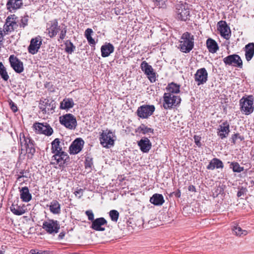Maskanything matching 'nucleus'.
<instances>
[{"label":"nucleus","mask_w":254,"mask_h":254,"mask_svg":"<svg viewBox=\"0 0 254 254\" xmlns=\"http://www.w3.org/2000/svg\"><path fill=\"white\" fill-rule=\"evenodd\" d=\"M9 105L11 109L13 112H16L17 111V107L16 105L11 100L9 102Z\"/></svg>","instance_id":"53"},{"label":"nucleus","mask_w":254,"mask_h":254,"mask_svg":"<svg viewBox=\"0 0 254 254\" xmlns=\"http://www.w3.org/2000/svg\"><path fill=\"white\" fill-rule=\"evenodd\" d=\"M64 236H65V233L64 232H61L58 236L59 240L63 239L64 238Z\"/></svg>","instance_id":"57"},{"label":"nucleus","mask_w":254,"mask_h":254,"mask_svg":"<svg viewBox=\"0 0 254 254\" xmlns=\"http://www.w3.org/2000/svg\"><path fill=\"white\" fill-rule=\"evenodd\" d=\"M40 109L44 113H47V110L45 108L44 104H40Z\"/></svg>","instance_id":"56"},{"label":"nucleus","mask_w":254,"mask_h":254,"mask_svg":"<svg viewBox=\"0 0 254 254\" xmlns=\"http://www.w3.org/2000/svg\"><path fill=\"white\" fill-rule=\"evenodd\" d=\"M206 44L209 52L211 53H215L218 50L216 42L211 38H208L206 40Z\"/></svg>","instance_id":"28"},{"label":"nucleus","mask_w":254,"mask_h":254,"mask_svg":"<svg viewBox=\"0 0 254 254\" xmlns=\"http://www.w3.org/2000/svg\"><path fill=\"white\" fill-rule=\"evenodd\" d=\"M193 138H194V142L196 144V145L197 146L200 147L201 145V144L200 143L201 137L200 136H198V135H195L193 136Z\"/></svg>","instance_id":"50"},{"label":"nucleus","mask_w":254,"mask_h":254,"mask_svg":"<svg viewBox=\"0 0 254 254\" xmlns=\"http://www.w3.org/2000/svg\"><path fill=\"white\" fill-rule=\"evenodd\" d=\"M43 39L40 36L33 38V55L37 53L42 44Z\"/></svg>","instance_id":"30"},{"label":"nucleus","mask_w":254,"mask_h":254,"mask_svg":"<svg viewBox=\"0 0 254 254\" xmlns=\"http://www.w3.org/2000/svg\"><path fill=\"white\" fill-rule=\"evenodd\" d=\"M254 99L252 96L243 97L240 101L241 111L246 115L251 114L254 110Z\"/></svg>","instance_id":"5"},{"label":"nucleus","mask_w":254,"mask_h":254,"mask_svg":"<svg viewBox=\"0 0 254 254\" xmlns=\"http://www.w3.org/2000/svg\"><path fill=\"white\" fill-rule=\"evenodd\" d=\"M109 216L112 221L117 222L119 217V213L116 210H112L109 212Z\"/></svg>","instance_id":"40"},{"label":"nucleus","mask_w":254,"mask_h":254,"mask_svg":"<svg viewBox=\"0 0 254 254\" xmlns=\"http://www.w3.org/2000/svg\"><path fill=\"white\" fill-rule=\"evenodd\" d=\"M66 32H67V30H66V27L63 28L61 31V32L60 34V37H59V38L61 40H63L64 39V38L65 37V36H66Z\"/></svg>","instance_id":"49"},{"label":"nucleus","mask_w":254,"mask_h":254,"mask_svg":"<svg viewBox=\"0 0 254 254\" xmlns=\"http://www.w3.org/2000/svg\"><path fill=\"white\" fill-rule=\"evenodd\" d=\"M217 29L222 37L227 40L230 38L231 35L230 28L228 26L225 21H219L218 23Z\"/></svg>","instance_id":"18"},{"label":"nucleus","mask_w":254,"mask_h":254,"mask_svg":"<svg viewBox=\"0 0 254 254\" xmlns=\"http://www.w3.org/2000/svg\"><path fill=\"white\" fill-rule=\"evenodd\" d=\"M0 254H4L3 252H2V251H0Z\"/></svg>","instance_id":"61"},{"label":"nucleus","mask_w":254,"mask_h":254,"mask_svg":"<svg viewBox=\"0 0 254 254\" xmlns=\"http://www.w3.org/2000/svg\"><path fill=\"white\" fill-rule=\"evenodd\" d=\"M107 223V221L104 218H98L93 221L91 228L96 231H103L105 228L103 227V226Z\"/></svg>","instance_id":"22"},{"label":"nucleus","mask_w":254,"mask_h":254,"mask_svg":"<svg viewBox=\"0 0 254 254\" xmlns=\"http://www.w3.org/2000/svg\"><path fill=\"white\" fill-rule=\"evenodd\" d=\"M239 190L237 192V196L238 197H240L242 196H244V195H246L247 192V189L246 188L244 187H241L238 188Z\"/></svg>","instance_id":"43"},{"label":"nucleus","mask_w":254,"mask_h":254,"mask_svg":"<svg viewBox=\"0 0 254 254\" xmlns=\"http://www.w3.org/2000/svg\"><path fill=\"white\" fill-rule=\"evenodd\" d=\"M33 127L36 132L40 134H43L47 136H50L53 132V128L47 123H35L33 125Z\"/></svg>","instance_id":"12"},{"label":"nucleus","mask_w":254,"mask_h":254,"mask_svg":"<svg viewBox=\"0 0 254 254\" xmlns=\"http://www.w3.org/2000/svg\"><path fill=\"white\" fill-rule=\"evenodd\" d=\"M67 157V154L65 152L54 153L52 158V163L59 165L60 166H63L64 164Z\"/></svg>","instance_id":"20"},{"label":"nucleus","mask_w":254,"mask_h":254,"mask_svg":"<svg viewBox=\"0 0 254 254\" xmlns=\"http://www.w3.org/2000/svg\"><path fill=\"white\" fill-rule=\"evenodd\" d=\"M59 120L62 125L69 129H75L77 126L76 118L71 114H66L61 116Z\"/></svg>","instance_id":"7"},{"label":"nucleus","mask_w":254,"mask_h":254,"mask_svg":"<svg viewBox=\"0 0 254 254\" xmlns=\"http://www.w3.org/2000/svg\"><path fill=\"white\" fill-rule=\"evenodd\" d=\"M155 109L154 105H143L138 108L136 113L139 118L147 119L153 114Z\"/></svg>","instance_id":"10"},{"label":"nucleus","mask_w":254,"mask_h":254,"mask_svg":"<svg viewBox=\"0 0 254 254\" xmlns=\"http://www.w3.org/2000/svg\"><path fill=\"white\" fill-rule=\"evenodd\" d=\"M8 60L11 67L16 72L20 73L23 72L24 70L23 63L15 55H10Z\"/></svg>","instance_id":"16"},{"label":"nucleus","mask_w":254,"mask_h":254,"mask_svg":"<svg viewBox=\"0 0 254 254\" xmlns=\"http://www.w3.org/2000/svg\"><path fill=\"white\" fill-rule=\"evenodd\" d=\"M230 132V124L227 121L219 125L217 129V134L219 137L223 139L227 137Z\"/></svg>","instance_id":"19"},{"label":"nucleus","mask_w":254,"mask_h":254,"mask_svg":"<svg viewBox=\"0 0 254 254\" xmlns=\"http://www.w3.org/2000/svg\"><path fill=\"white\" fill-rule=\"evenodd\" d=\"M18 19L14 14L8 16L5 24L3 25V32L4 35H7L14 31L18 27Z\"/></svg>","instance_id":"6"},{"label":"nucleus","mask_w":254,"mask_h":254,"mask_svg":"<svg viewBox=\"0 0 254 254\" xmlns=\"http://www.w3.org/2000/svg\"><path fill=\"white\" fill-rule=\"evenodd\" d=\"M138 128L144 134L148 133H153V129L152 128L148 127L144 125H141Z\"/></svg>","instance_id":"41"},{"label":"nucleus","mask_w":254,"mask_h":254,"mask_svg":"<svg viewBox=\"0 0 254 254\" xmlns=\"http://www.w3.org/2000/svg\"><path fill=\"white\" fill-rule=\"evenodd\" d=\"M239 139L241 141H242L244 138L243 136H241L239 133H235L232 136V142L235 144L236 143L237 139Z\"/></svg>","instance_id":"44"},{"label":"nucleus","mask_w":254,"mask_h":254,"mask_svg":"<svg viewBox=\"0 0 254 254\" xmlns=\"http://www.w3.org/2000/svg\"><path fill=\"white\" fill-rule=\"evenodd\" d=\"M28 24V19L27 17H24L21 19V23L20 24V27H24Z\"/></svg>","instance_id":"52"},{"label":"nucleus","mask_w":254,"mask_h":254,"mask_svg":"<svg viewBox=\"0 0 254 254\" xmlns=\"http://www.w3.org/2000/svg\"><path fill=\"white\" fill-rule=\"evenodd\" d=\"M74 105L73 100L72 98H64L60 103V109L63 110H68L73 107Z\"/></svg>","instance_id":"29"},{"label":"nucleus","mask_w":254,"mask_h":254,"mask_svg":"<svg viewBox=\"0 0 254 254\" xmlns=\"http://www.w3.org/2000/svg\"><path fill=\"white\" fill-rule=\"evenodd\" d=\"M84 190L82 189H77L74 192V195L79 198L83 195Z\"/></svg>","instance_id":"48"},{"label":"nucleus","mask_w":254,"mask_h":254,"mask_svg":"<svg viewBox=\"0 0 254 254\" xmlns=\"http://www.w3.org/2000/svg\"><path fill=\"white\" fill-rule=\"evenodd\" d=\"M93 31L91 28H87L84 33L85 37H86L88 44L90 46H94L96 44V42L93 38L91 37V35Z\"/></svg>","instance_id":"35"},{"label":"nucleus","mask_w":254,"mask_h":254,"mask_svg":"<svg viewBox=\"0 0 254 254\" xmlns=\"http://www.w3.org/2000/svg\"><path fill=\"white\" fill-rule=\"evenodd\" d=\"M20 198L25 202H28L31 199V195L27 187L22 188L20 190Z\"/></svg>","instance_id":"32"},{"label":"nucleus","mask_w":254,"mask_h":254,"mask_svg":"<svg viewBox=\"0 0 254 254\" xmlns=\"http://www.w3.org/2000/svg\"><path fill=\"white\" fill-rule=\"evenodd\" d=\"M29 140L28 141V143H27V140L26 139H25V148H26V151H28V150H29L30 151H31V149H32V142L31 141V139L28 138V139Z\"/></svg>","instance_id":"51"},{"label":"nucleus","mask_w":254,"mask_h":254,"mask_svg":"<svg viewBox=\"0 0 254 254\" xmlns=\"http://www.w3.org/2000/svg\"><path fill=\"white\" fill-rule=\"evenodd\" d=\"M194 78L198 86L205 83L208 80L206 69L204 67L197 69L194 74Z\"/></svg>","instance_id":"14"},{"label":"nucleus","mask_w":254,"mask_h":254,"mask_svg":"<svg viewBox=\"0 0 254 254\" xmlns=\"http://www.w3.org/2000/svg\"><path fill=\"white\" fill-rule=\"evenodd\" d=\"M28 51L30 53H32V40L30 42V44L28 48Z\"/></svg>","instance_id":"59"},{"label":"nucleus","mask_w":254,"mask_h":254,"mask_svg":"<svg viewBox=\"0 0 254 254\" xmlns=\"http://www.w3.org/2000/svg\"><path fill=\"white\" fill-rule=\"evenodd\" d=\"M22 5V0H7L6 6L9 12H13L20 8Z\"/></svg>","instance_id":"21"},{"label":"nucleus","mask_w":254,"mask_h":254,"mask_svg":"<svg viewBox=\"0 0 254 254\" xmlns=\"http://www.w3.org/2000/svg\"><path fill=\"white\" fill-rule=\"evenodd\" d=\"M179 48L183 53H189L194 47V37L188 32H185L181 36Z\"/></svg>","instance_id":"2"},{"label":"nucleus","mask_w":254,"mask_h":254,"mask_svg":"<svg viewBox=\"0 0 254 254\" xmlns=\"http://www.w3.org/2000/svg\"><path fill=\"white\" fill-rule=\"evenodd\" d=\"M223 61L226 65H233L240 68H241L243 65L240 57L236 54L229 55L224 58Z\"/></svg>","instance_id":"13"},{"label":"nucleus","mask_w":254,"mask_h":254,"mask_svg":"<svg viewBox=\"0 0 254 254\" xmlns=\"http://www.w3.org/2000/svg\"><path fill=\"white\" fill-rule=\"evenodd\" d=\"M84 143V141L82 138H76L72 142L69 147V153L70 155L77 154L82 150Z\"/></svg>","instance_id":"11"},{"label":"nucleus","mask_w":254,"mask_h":254,"mask_svg":"<svg viewBox=\"0 0 254 254\" xmlns=\"http://www.w3.org/2000/svg\"><path fill=\"white\" fill-rule=\"evenodd\" d=\"M181 98L178 95L164 93L163 96V107L165 110H170L180 105Z\"/></svg>","instance_id":"3"},{"label":"nucleus","mask_w":254,"mask_h":254,"mask_svg":"<svg viewBox=\"0 0 254 254\" xmlns=\"http://www.w3.org/2000/svg\"><path fill=\"white\" fill-rule=\"evenodd\" d=\"M176 18L180 20L186 21L190 17V5L186 2L180 1L176 5Z\"/></svg>","instance_id":"4"},{"label":"nucleus","mask_w":254,"mask_h":254,"mask_svg":"<svg viewBox=\"0 0 254 254\" xmlns=\"http://www.w3.org/2000/svg\"><path fill=\"white\" fill-rule=\"evenodd\" d=\"M43 228L50 234H55L59 232L60 225L57 220L49 219L43 223Z\"/></svg>","instance_id":"8"},{"label":"nucleus","mask_w":254,"mask_h":254,"mask_svg":"<svg viewBox=\"0 0 254 254\" xmlns=\"http://www.w3.org/2000/svg\"><path fill=\"white\" fill-rule=\"evenodd\" d=\"M45 100V102L43 101V103H45V104H44L45 108H46V109L47 110V113H49V111H51L52 110H54V108H55V107L53 106V105H52V107H51L50 104L48 103V100L47 101L46 100Z\"/></svg>","instance_id":"47"},{"label":"nucleus","mask_w":254,"mask_h":254,"mask_svg":"<svg viewBox=\"0 0 254 254\" xmlns=\"http://www.w3.org/2000/svg\"><path fill=\"white\" fill-rule=\"evenodd\" d=\"M60 30L58 20L55 19L47 23L46 30L49 36L53 38L56 36Z\"/></svg>","instance_id":"15"},{"label":"nucleus","mask_w":254,"mask_h":254,"mask_svg":"<svg viewBox=\"0 0 254 254\" xmlns=\"http://www.w3.org/2000/svg\"><path fill=\"white\" fill-rule=\"evenodd\" d=\"M93 165L92 159L90 158L87 157L85 161V167L86 169L91 168Z\"/></svg>","instance_id":"45"},{"label":"nucleus","mask_w":254,"mask_h":254,"mask_svg":"<svg viewBox=\"0 0 254 254\" xmlns=\"http://www.w3.org/2000/svg\"><path fill=\"white\" fill-rule=\"evenodd\" d=\"M11 212L15 215H21L24 213L25 211L18 206L12 205L10 207Z\"/></svg>","instance_id":"38"},{"label":"nucleus","mask_w":254,"mask_h":254,"mask_svg":"<svg viewBox=\"0 0 254 254\" xmlns=\"http://www.w3.org/2000/svg\"><path fill=\"white\" fill-rule=\"evenodd\" d=\"M85 214L87 216L88 220L91 221L92 222L95 220L94 215L92 210H88L86 211Z\"/></svg>","instance_id":"46"},{"label":"nucleus","mask_w":254,"mask_h":254,"mask_svg":"<svg viewBox=\"0 0 254 254\" xmlns=\"http://www.w3.org/2000/svg\"><path fill=\"white\" fill-rule=\"evenodd\" d=\"M114 46L110 43L102 45L101 47L102 57L103 58L109 57L111 54L114 52Z\"/></svg>","instance_id":"24"},{"label":"nucleus","mask_w":254,"mask_h":254,"mask_svg":"<svg viewBox=\"0 0 254 254\" xmlns=\"http://www.w3.org/2000/svg\"><path fill=\"white\" fill-rule=\"evenodd\" d=\"M155 4L160 8H164L166 6V2L168 0H153Z\"/></svg>","instance_id":"42"},{"label":"nucleus","mask_w":254,"mask_h":254,"mask_svg":"<svg viewBox=\"0 0 254 254\" xmlns=\"http://www.w3.org/2000/svg\"><path fill=\"white\" fill-rule=\"evenodd\" d=\"M233 233L237 236L243 237L248 234V231L246 230L243 229L239 226H234L232 228Z\"/></svg>","instance_id":"34"},{"label":"nucleus","mask_w":254,"mask_h":254,"mask_svg":"<svg viewBox=\"0 0 254 254\" xmlns=\"http://www.w3.org/2000/svg\"><path fill=\"white\" fill-rule=\"evenodd\" d=\"M140 68L147 76L149 80L151 82H155L156 80V73L151 65L146 61H143L140 64Z\"/></svg>","instance_id":"9"},{"label":"nucleus","mask_w":254,"mask_h":254,"mask_svg":"<svg viewBox=\"0 0 254 254\" xmlns=\"http://www.w3.org/2000/svg\"><path fill=\"white\" fill-rule=\"evenodd\" d=\"M230 166L232 168L234 172L240 173L244 170V167H241L237 162H232Z\"/></svg>","instance_id":"39"},{"label":"nucleus","mask_w":254,"mask_h":254,"mask_svg":"<svg viewBox=\"0 0 254 254\" xmlns=\"http://www.w3.org/2000/svg\"><path fill=\"white\" fill-rule=\"evenodd\" d=\"M173 193L176 197H177L178 198H179L181 197V192L180 190H178L177 191L173 192Z\"/></svg>","instance_id":"54"},{"label":"nucleus","mask_w":254,"mask_h":254,"mask_svg":"<svg viewBox=\"0 0 254 254\" xmlns=\"http://www.w3.org/2000/svg\"><path fill=\"white\" fill-rule=\"evenodd\" d=\"M60 140L59 138L55 139L51 143L52 148L51 151L53 154L56 153H60L64 152L62 150V148L60 145Z\"/></svg>","instance_id":"31"},{"label":"nucleus","mask_w":254,"mask_h":254,"mask_svg":"<svg viewBox=\"0 0 254 254\" xmlns=\"http://www.w3.org/2000/svg\"><path fill=\"white\" fill-rule=\"evenodd\" d=\"M75 49V47L69 40H67L65 43V51L69 54H72Z\"/></svg>","instance_id":"37"},{"label":"nucleus","mask_w":254,"mask_h":254,"mask_svg":"<svg viewBox=\"0 0 254 254\" xmlns=\"http://www.w3.org/2000/svg\"><path fill=\"white\" fill-rule=\"evenodd\" d=\"M150 202L154 205L160 206L164 203L165 200L162 194L155 193L150 197Z\"/></svg>","instance_id":"27"},{"label":"nucleus","mask_w":254,"mask_h":254,"mask_svg":"<svg viewBox=\"0 0 254 254\" xmlns=\"http://www.w3.org/2000/svg\"><path fill=\"white\" fill-rule=\"evenodd\" d=\"M137 145L143 153H148L152 147V143L146 137H143L138 141Z\"/></svg>","instance_id":"17"},{"label":"nucleus","mask_w":254,"mask_h":254,"mask_svg":"<svg viewBox=\"0 0 254 254\" xmlns=\"http://www.w3.org/2000/svg\"><path fill=\"white\" fill-rule=\"evenodd\" d=\"M250 187H251L254 189V181H251L250 184Z\"/></svg>","instance_id":"60"},{"label":"nucleus","mask_w":254,"mask_h":254,"mask_svg":"<svg viewBox=\"0 0 254 254\" xmlns=\"http://www.w3.org/2000/svg\"><path fill=\"white\" fill-rule=\"evenodd\" d=\"M189 190L190 191H195V188L194 186L191 185L189 187Z\"/></svg>","instance_id":"58"},{"label":"nucleus","mask_w":254,"mask_h":254,"mask_svg":"<svg viewBox=\"0 0 254 254\" xmlns=\"http://www.w3.org/2000/svg\"><path fill=\"white\" fill-rule=\"evenodd\" d=\"M247 61H250L254 56V43H249L244 48Z\"/></svg>","instance_id":"23"},{"label":"nucleus","mask_w":254,"mask_h":254,"mask_svg":"<svg viewBox=\"0 0 254 254\" xmlns=\"http://www.w3.org/2000/svg\"><path fill=\"white\" fill-rule=\"evenodd\" d=\"M224 167L223 163L218 158H214L212 159L210 162H209V164L207 165L206 168L208 170H213L214 169H222Z\"/></svg>","instance_id":"26"},{"label":"nucleus","mask_w":254,"mask_h":254,"mask_svg":"<svg viewBox=\"0 0 254 254\" xmlns=\"http://www.w3.org/2000/svg\"><path fill=\"white\" fill-rule=\"evenodd\" d=\"M50 210L53 214H59L61 212V205L58 201L53 200L50 205Z\"/></svg>","instance_id":"33"},{"label":"nucleus","mask_w":254,"mask_h":254,"mask_svg":"<svg viewBox=\"0 0 254 254\" xmlns=\"http://www.w3.org/2000/svg\"><path fill=\"white\" fill-rule=\"evenodd\" d=\"M0 76L5 81H7L9 78L6 68L1 62L0 63Z\"/></svg>","instance_id":"36"},{"label":"nucleus","mask_w":254,"mask_h":254,"mask_svg":"<svg viewBox=\"0 0 254 254\" xmlns=\"http://www.w3.org/2000/svg\"><path fill=\"white\" fill-rule=\"evenodd\" d=\"M33 254H48L45 251L37 252L35 250H33Z\"/></svg>","instance_id":"55"},{"label":"nucleus","mask_w":254,"mask_h":254,"mask_svg":"<svg viewBox=\"0 0 254 254\" xmlns=\"http://www.w3.org/2000/svg\"><path fill=\"white\" fill-rule=\"evenodd\" d=\"M166 92L168 94L177 95L180 92V85L174 82L169 83L166 87Z\"/></svg>","instance_id":"25"},{"label":"nucleus","mask_w":254,"mask_h":254,"mask_svg":"<svg viewBox=\"0 0 254 254\" xmlns=\"http://www.w3.org/2000/svg\"><path fill=\"white\" fill-rule=\"evenodd\" d=\"M99 139L101 145L103 147L110 148L114 145L116 135L111 130L106 129L100 132Z\"/></svg>","instance_id":"1"}]
</instances>
